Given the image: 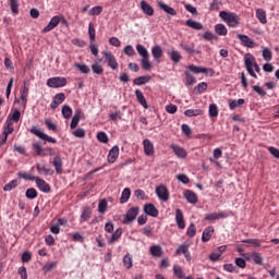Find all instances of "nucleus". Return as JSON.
Returning a JSON list of instances; mask_svg holds the SVG:
<instances>
[{"label": "nucleus", "mask_w": 279, "mask_h": 279, "mask_svg": "<svg viewBox=\"0 0 279 279\" xmlns=\"http://www.w3.org/2000/svg\"><path fill=\"white\" fill-rule=\"evenodd\" d=\"M244 64L247 73L251 75V77H254V80H258V75L256 73H259L260 66L256 62V58H254V54L246 53L244 56ZM254 70L256 72H254Z\"/></svg>", "instance_id": "1"}, {"label": "nucleus", "mask_w": 279, "mask_h": 279, "mask_svg": "<svg viewBox=\"0 0 279 279\" xmlns=\"http://www.w3.org/2000/svg\"><path fill=\"white\" fill-rule=\"evenodd\" d=\"M220 19L225 21V23L228 24L229 27H236L239 25V22L241 21V17L236 15V13L228 12V11H221L219 13Z\"/></svg>", "instance_id": "2"}, {"label": "nucleus", "mask_w": 279, "mask_h": 279, "mask_svg": "<svg viewBox=\"0 0 279 279\" xmlns=\"http://www.w3.org/2000/svg\"><path fill=\"white\" fill-rule=\"evenodd\" d=\"M31 134H34L35 136H37V138H40V141H44V145H47V143H52V145H56V143H58V140L47 135L38 126H33L31 129Z\"/></svg>", "instance_id": "3"}, {"label": "nucleus", "mask_w": 279, "mask_h": 279, "mask_svg": "<svg viewBox=\"0 0 279 279\" xmlns=\"http://www.w3.org/2000/svg\"><path fill=\"white\" fill-rule=\"evenodd\" d=\"M33 156H41V157H47V156H56V149L53 148H43L38 143L33 144Z\"/></svg>", "instance_id": "4"}, {"label": "nucleus", "mask_w": 279, "mask_h": 279, "mask_svg": "<svg viewBox=\"0 0 279 279\" xmlns=\"http://www.w3.org/2000/svg\"><path fill=\"white\" fill-rule=\"evenodd\" d=\"M138 213H141V208H138V207H131L126 211L122 223H124V226H130V223H132L133 221L136 220V218L138 217Z\"/></svg>", "instance_id": "5"}, {"label": "nucleus", "mask_w": 279, "mask_h": 279, "mask_svg": "<svg viewBox=\"0 0 279 279\" xmlns=\"http://www.w3.org/2000/svg\"><path fill=\"white\" fill-rule=\"evenodd\" d=\"M102 56L105 58V62H107V65L112 69V71H117V69H119V62H117V58L112 54V51H104Z\"/></svg>", "instance_id": "6"}, {"label": "nucleus", "mask_w": 279, "mask_h": 279, "mask_svg": "<svg viewBox=\"0 0 279 279\" xmlns=\"http://www.w3.org/2000/svg\"><path fill=\"white\" fill-rule=\"evenodd\" d=\"M66 84V78L62 76H54L47 80L49 88H62Z\"/></svg>", "instance_id": "7"}, {"label": "nucleus", "mask_w": 279, "mask_h": 279, "mask_svg": "<svg viewBox=\"0 0 279 279\" xmlns=\"http://www.w3.org/2000/svg\"><path fill=\"white\" fill-rule=\"evenodd\" d=\"M228 217H230V211L222 210L206 215L205 221H219V219H228Z\"/></svg>", "instance_id": "8"}, {"label": "nucleus", "mask_w": 279, "mask_h": 279, "mask_svg": "<svg viewBox=\"0 0 279 279\" xmlns=\"http://www.w3.org/2000/svg\"><path fill=\"white\" fill-rule=\"evenodd\" d=\"M37 189L41 191V193H51V185L47 183V181L40 179L39 177H35V181Z\"/></svg>", "instance_id": "9"}, {"label": "nucleus", "mask_w": 279, "mask_h": 279, "mask_svg": "<svg viewBox=\"0 0 279 279\" xmlns=\"http://www.w3.org/2000/svg\"><path fill=\"white\" fill-rule=\"evenodd\" d=\"M189 70L192 72V73H196V74H199V73H208L210 75V77H213V75H215V70L213 68H202V66H197V65H189Z\"/></svg>", "instance_id": "10"}, {"label": "nucleus", "mask_w": 279, "mask_h": 279, "mask_svg": "<svg viewBox=\"0 0 279 279\" xmlns=\"http://www.w3.org/2000/svg\"><path fill=\"white\" fill-rule=\"evenodd\" d=\"M12 125H13L12 122H7V125L4 126V130H3L2 140L0 142V147L5 145V143H8V136H10V134H14V126Z\"/></svg>", "instance_id": "11"}, {"label": "nucleus", "mask_w": 279, "mask_h": 279, "mask_svg": "<svg viewBox=\"0 0 279 279\" xmlns=\"http://www.w3.org/2000/svg\"><path fill=\"white\" fill-rule=\"evenodd\" d=\"M156 195L161 199V202H169V190L165 185H159L156 187Z\"/></svg>", "instance_id": "12"}, {"label": "nucleus", "mask_w": 279, "mask_h": 279, "mask_svg": "<svg viewBox=\"0 0 279 279\" xmlns=\"http://www.w3.org/2000/svg\"><path fill=\"white\" fill-rule=\"evenodd\" d=\"M82 117H84V112L82 111V109H76L70 124L71 130H75V128L80 125V121H82Z\"/></svg>", "instance_id": "13"}, {"label": "nucleus", "mask_w": 279, "mask_h": 279, "mask_svg": "<svg viewBox=\"0 0 279 279\" xmlns=\"http://www.w3.org/2000/svg\"><path fill=\"white\" fill-rule=\"evenodd\" d=\"M171 149L173 151V154L175 155L177 158H186L189 156V153L186 151V149L182 148V146H178L175 144H172Z\"/></svg>", "instance_id": "14"}, {"label": "nucleus", "mask_w": 279, "mask_h": 279, "mask_svg": "<svg viewBox=\"0 0 279 279\" xmlns=\"http://www.w3.org/2000/svg\"><path fill=\"white\" fill-rule=\"evenodd\" d=\"M64 99H66V96L64 95V93L57 94L50 104V108L52 110H56V108H58L60 104H64Z\"/></svg>", "instance_id": "15"}, {"label": "nucleus", "mask_w": 279, "mask_h": 279, "mask_svg": "<svg viewBox=\"0 0 279 279\" xmlns=\"http://www.w3.org/2000/svg\"><path fill=\"white\" fill-rule=\"evenodd\" d=\"M141 10L146 16H154V7H151V4H149L146 0L141 1Z\"/></svg>", "instance_id": "16"}, {"label": "nucleus", "mask_w": 279, "mask_h": 279, "mask_svg": "<svg viewBox=\"0 0 279 279\" xmlns=\"http://www.w3.org/2000/svg\"><path fill=\"white\" fill-rule=\"evenodd\" d=\"M175 221L180 230H184V228H186V223L184 222V214L182 213V209L175 210Z\"/></svg>", "instance_id": "17"}, {"label": "nucleus", "mask_w": 279, "mask_h": 279, "mask_svg": "<svg viewBox=\"0 0 279 279\" xmlns=\"http://www.w3.org/2000/svg\"><path fill=\"white\" fill-rule=\"evenodd\" d=\"M117 158H119V146H113L108 154L107 160L110 165H113V162H117Z\"/></svg>", "instance_id": "18"}, {"label": "nucleus", "mask_w": 279, "mask_h": 279, "mask_svg": "<svg viewBox=\"0 0 279 279\" xmlns=\"http://www.w3.org/2000/svg\"><path fill=\"white\" fill-rule=\"evenodd\" d=\"M151 54L155 62L160 63V58H162V56L165 54V52L162 51V47L158 45L154 46L151 48Z\"/></svg>", "instance_id": "19"}, {"label": "nucleus", "mask_w": 279, "mask_h": 279, "mask_svg": "<svg viewBox=\"0 0 279 279\" xmlns=\"http://www.w3.org/2000/svg\"><path fill=\"white\" fill-rule=\"evenodd\" d=\"M144 213L149 217H158L159 215L158 208H156V205L151 203L144 205Z\"/></svg>", "instance_id": "20"}, {"label": "nucleus", "mask_w": 279, "mask_h": 279, "mask_svg": "<svg viewBox=\"0 0 279 279\" xmlns=\"http://www.w3.org/2000/svg\"><path fill=\"white\" fill-rule=\"evenodd\" d=\"M157 5H158V8H160V10H163V12H166V14H170V16H175L178 14V11H175V9L169 7L167 3L162 2V1H158Z\"/></svg>", "instance_id": "21"}, {"label": "nucleus", "mask_w": 279, "mask_h": 279, "mask_svg": "<svg viewBox=\"0 0 279 279\" xmlns=\"http://www.w3.org/2000/svg\"><path fill=\"white\" fill-rule=\"evenodd\" d=\"M20 95H21L22 106H23V108H25L27 106V97L29 95V87H27L26 85L22 86L20 89Z\"/></svg>", "instance_id": "22"}, {"label": "nucleus", "mask_w": 279, "mask_h": 279, "mask_svg": "<svg viewBox=\"0 0 279 279\" xmlns=\"http://www.w3.org/2000/svg\"><path fill=\"white\" fill-rule=\"evenodd\" d=\"M143 146H144V154L146 156H154V143H151L149 140H144L143 141Z\"/></svg>", "instance_id": "23"}, {"label": "nucleus", "mask_w": 279, "mask_h": 279, "mask_svg": "<svg viewBox=\"0 0 279 279\" xmlns=\"http://www.w3.org/2000/svg\"><path fill=\"white\" fill-rule=\"evenodd\" d=\"M213 234H215V228L214 227L205 228V230L203 231V234H202L203 243H208V241H210V238L213 236Z\"/></svg>", "instance_id": "24"}, {"label": "nucleus", "mask_w": 279, "mask_h": 279, "mask_svg": "<svg viewBox=\"0 0 279 279\" xmlns=\"http://www.w3.org/2000/svg\"><path fill=\"white\" fill-rule=\"evenodd\" d=\"M135 97H136L138 104H141L143 106V108H145V110H147V108H149V106L147 105V99H145V95H143V92L141 89L135 90Z\"/></svg>", "instance_id": "25"}, {"label": "nucleus", "mask_w": 279, "mask_h": 279, "mask_svg": "<svg viewBox=\"0 0 279 279\" xmlns=\"http://www.w3.org/2000/svg\"><path fill=\"white\" fill-rule=\"evenodd\" d=\"M51 165L54 166V169H56L57 173H58L59 175H61V173H62V171H63V170H62V165H63L62 158H61L60 156L53 157V159H52V161H51Z\"/></svg>", "instance_id": "26"}, {"label": "nucleus", "mask_w": 279, "mask_h": 279, "mask_svg": "<svg viewBox=\"0 0 279 279\" xmlns=\"http://www.w3.org/2000/svg\"><path fill=\"white\" fill-rule=\"evenodd\" d=\"M36 169L40 175H53L54 171L51 168H47L40 163L36 165Z\"/></svg>", "instance_id": "27"}, {"label": "nucleus", "mask_w": 279, "mask_h": 279, "mask_svg": "<svg viewBox=\"0 0 279 279\" xmlns=\"http://www.w3.org/2000/svg\"><path fill=\"white\" fill-rule=\"evenodd\" d=\"M256 19L262 23V25H267V12L265 9L256 10Z\"/></svg>", "instance_id": "28"}, {"label": "nucleus", "mask_w": 279, "mask_h": 279, "mask_svg": "<svg viewBox=\"0 0 279 279\" xmlns=\"http://www.w3.org/2000/svg\"><path fill=\"white\" fill-rule=\"evenodd\" d=\"M92 216H93V210L90 209V207H85L82 211L80 222L84 223V222L88 221Z\"/></svg>", "instance_id": "29"}, {"label": "nucleus", "mask_w": 279, "mask_h": 279, "mask_svg": "<svg viewBox=\"0 0 279 279\" xmlns=\"http://www.w3.org/2000/svg\"><path fill=\"white\" fill-rule=\"evenodd\" d=\"M239 40H241L242 45H244V47H248L252 48L254 47V40L252 38H250L247 35H238Z\"/></svg>", "instance_id": "30"}, {"label": "nucleus", "mask_w": 279, "mask_h": 279, "mask_svg": "<svg viewBox=\"0 0 279 279\" xmlns=\"http://www.w3.org/2000/svg\"><path fill=\"white\" fill-rule=\"evenodd\" d=\"M184 197L190 204H197V195L193 191L186 190Z\"/></svg>", "instance_id": "31"}, {"label": "nucleus", "mask_w": 279, "mask_h": 279, "mask_svg": "<svg viewBox=\"0 0 279 279\" xmlns=\"http://www.w3.org/2000/svg\"><path fill=\"white\" fill-rule=\"evenodd\" d=\"M148 82H151V76L146 75V76H138L134 78L133 84L135 86H143L144 84H147Z\"/></svg>", "instance_id": "32"}, {"label": "nucleus", "mask_w": 279, "mask_h": 279, "mask_svg": "<svg viewBox=\"0 0 279 279\" xmlns=\"http://www.w3.org/2000/svg\"><path fill=\"white\" fill-rule=\"evenodd\" d=\"M131 195H132V190H130V187H125L122 191V194H121V197H120V204H128Z\"/></svg>", "instance_id": "33"}, {"label": "nucleus", "mask_w": 279, "mask_h": 279, "mask_svg": "<svg viewBox=\"0 0 279 279\" xmlns=\"http://www.w3.org/2000/svg\"><path fill=\"white\" fill-rule=\"evenodd\" d=\"M149 252L155 258H160V256H162V247L160 245L150 246Z\"/></svg>", "instance_id": "34"}, {"label": "nucleus", "mask_w": 279, "mask_h": 279, "mask_svg": "<svg viewBox=\"0 0 279 279\" xmlns=\"http://www.w3.org/2000/svg\"><path fill=\"white\" fill-rule=\"evenodd\" d=\"M122 234H123V229H121V228L117 229L112 233L111 239L109 240L110 245L117 243V241H119V239H121Z\"/></svg>", "instance_id": "35"}, {"label": "nucleus", "mask_w": 279, "mask_h": 279, "mask_svg": "<svg viewBox=\"0 0 279 279\" xmlns=\"http://www.w3.org/2000/svg\"><path fill=\"white\" fill-rule=\"evenodd\" d=\"M251 258H252V260L255 263V265H263V263H264V258H263V255L260 254V253H258V252H253L252 254H251Z\"/></svg>", "instance_id": "36"}, {"label": "nucleus", "mask_w": 279, "mask_h": 279, "mask_svg": "<svg viewBox=\"0 0 279 279\" xmlns=\"http://www.w3.org/2000/svg\"><path fill=\"white\" fill-rule=\"evenodd\" d=\"M215 32L218 36H228V28L223 24H217L215 26Z\"/></svg>", "instance_id": "37"}, {"label": "nucleus", "mask_w": 279, "mask_h": 279, "mask_svg": "<svg viewBox=\"0 0 279 279\" xmlns=\"http://www.w3.org/2000/svg\"><path fill=\"white\" fill-rule=\"evenodd\" d=\"M185 117H199L204 114V110L202 109H187L184 111Z\"/></svg>", "instance_id": "38"}, {"label": "nucleus", "mask_w": 279, "mask_h": 279, "mask_svg": "<svg viewBox=\"0 0 279 279\" xmlns=\"http://www.w3.org/2000/svg\"><path fill=\"white\" fill-rule=\"evenodd\" d=\"M92 71L96 75H104V65H101L99 62H95L92 64Z\"/></svg>", "instance_id": "39"}, {"label": "nucleus", "mask_w": 279, "mask_h": 279, "mask_svg": "<svg viewBox=\"0 0 279 279\" xmlns=\"http://www.w3.org/2000/svg\"><path fill=\"white\" fill-rule=\"evenodd\" d=\"M197 80L195 78V76L193 74H191V72L185 71V84L187 86H193L194 84H196Z\"/></svg>", "instance_id": "40"}, {"label": "nucleus", "mask_w": 279, "mask_h": 279, "mask_svg": "<svg viewBox=\"0 0 279 279\" xmlns=\"http://www.w3.org/2000/svg\"><path fill=\"white\" fill-rule=\"evenodd\" d=\"M245 104V99L240 98L238 100H229V108L230 110H235V108H239V106H243Z\"/></svg>", "instance_id": "41"}, {"label": "nucleus", "mask_w": 279, "mask_h": 279, "mask_svg": "<svg viewBox=\"0 0 279 279\" xmlns=\"http://www.w3.org/2000/svg\"><path fill=\"white\" fill-rule=\"evenodd\" d=\"M141 62H142V69H144V71H151L153 65H151V61H149V57L142 58Z\"/></svg>", "instance_id": "42"}, {"label": "nucleus", "mask_w": 279, "mask_h": 279, "mask_svg": "<svg viewBox=\"0 0 279 279\" xmlns=\"http://www.w3.org/2000/svg\"><path fill=\"white\" fill-rule=\"evenodd\" d=\"M136 51L142 58H149V51H147V48H145V46L138 44L136 46Z\"/></svg>", "instance_id": "43"}, {"label": "nucleus", "mask_w": 279, "mask_h": 279, "mask_svg": "<svg viewBox=\"0 0 279 279\" xmlns=\"http://www.w3.org/2000/svg\"><path fill=\"white\" fill-rule=\"evenodd\" d=\"M62 114L64 119H71V117H73V109L71 108V106L64 105L62 107Z\"/></svg>", "instance_id": "44"}, {"label": "nucleus", "mask_w": 279, "mask_h": 279, "mask_svg": "<svg viewBox=\"0 0 279 279\" xmlns=\"http://www.w3.org/2000/svg\"><path fill=\"white\" fill-rule=\"evenodd\" d=\"M16 186H19V180L14 179V180L10 181L9 183H7V184L3 186V191H4V192H10V191H12L13 189H16Z\"/></svg>", "instance_id": "45"}, {"label": "nucleus", "mask_w": 279, "mask_h": 279, "mask_svg": "<svg viewBox=\"0 0 279 279\" xmlns=\"http://www.w3.org/2000/svg\"><path fill=\"white\" fill-rule=\"evenodd\" d=\"M186 25L187 27H192V29H197V31L204 29V25H202V23L195 22L193 20H187Z\"/></svg>", "instance_id": "46"}, {"label": "nucleus", "mask_w": 279, "mask_h": 279, "mask_svg": "<svg viewBox=\"0 0 279 279\" xmlns=\"http://www.w3.org/2000/svg\"><path fill=\"white\" fill-rule=\"evenodd\" d=\"M106 210H108V201L102 198L98 204V213H100V215H105Z\"/></svg>", "instance_id": "47"}, {"label": "nucleus", "mask_w": 279, "mask_h": 279, "mask_svg": "<svg viewBox=\"0 0 279 279\" xmlns=\"http://www.w3.org/2000/svg\"><path fill=\"white\" fill-rule=\"evenodd\" d=\"M132 265H133L132 255L131 254L124 255L123 266L125 267V269H132Z\"/></svg>", "instance_id": "48"}, {"label": "nucleus", "mask_w": 279, "mask_h": 279, "mask_svg": "<svg viewBox=\"0 0 279 279\" xmlns=\"http://www.w3.org/2000/svg\"><path fill=\"white\" fill-rule=\"evenodd\" d=\"M74 66L75 69H78L81 73H85V75H88V73H90V68L84 63H75Z\"/></svg>", "instance_id": "49"}, {"label": "nucleus", "mask_w": 279, "mask_h": 279, "mask_svg": "<svg viewBox=\"0 0 279 279\" xmlns=\"http://www.w3.org/2000/svg\"><path fill=\"white\" fill-rule=\"evenodd\" d=\"M88 35H89V40H92V43H94V40L97 36V32L95 31V24H93V22H90L88 24Z\"/></svg>", "instance_id": "50"}, {"label": "nucleus", "mask_w": 279, "mask_h": 279, "mask_svg": "<svg viewBox=\"0 0 279 279\" xmlns=\"http://www.w3.org/2000/svg\"><path fill=\"white\" fill-rule=\"evenodd\" d=\"M25 195L27 199H36V197H38V191H36L34 187H31L26 190Z\"/></svg>", "instance_id": "51"}, {"label": "nucleus", "mask_w": 279, "mask_h": 279, "mask_svg": "<svg viewBox=\"0 0 279 279\" xmlns=\"http://www.w3.org/2000/svg\"><path fill=\"white\" fill-rule=\"evenodd\" d=\"M170 60H172V62H174V64H178V62H180L182 60V54H180L178 52V50H172L170 52Z\"/></svg>", "instance_id": "52"}, {"label": "nucleus", "mask_w": 279, "mask_h": 279, "mask_svg": "<svg viewBox=\"0 0 279 279\" xmlns=\"http://www.w3.org/2000/svg\"><path fill=\"white\" fill-rule=\"evenodd\" d=\"M209 117H211V119L219 117V108L217 107V105L211 104L209 106Z\"/></svg>", "instance_id": "53"}, {"label": "nucleus", "mask_w": 279, "mask_h": 279, "mask_svg": "<svg viewBox=\"0 0 279 279\" xmlns=\"http://www.w3.org/2000/svg\"><path fill=\"white\" fill-rule=\"evenodd\" d=\"M208 89V83L206 82H202L199 83L194 90H197L198 95H202L204 93H206V90Z\"/></svg>", "instance_id": "54"}, {"label": "nucleus", "mask_w": 279, "mask_h": 279, "mask_svg": "<svg viewBox=\"0 0 279 279\" xmlns=\"http://www.w3.org/2000/svg\"><path fill=\"white\" fill-rule=\"evenodd\" d=\"M104 12V7L101 5H96L89 10V15L90 16H99Z\"/></svg>", "instance_id": "55"}, {"label": "nucleus", "mask_w": 279, "mask_h": 279, "mask_svg": "<svg viewBox=\"0 0 279 279\" xmlns=\"http://www.w3.org/2000/svg\"><path fill=\"white\" fill-rule=\"evenodd\" d=\"M45 125L51 132H58V124L53 123V121H51V119H46L45 120Z\"/></svg>", "instance_id": "56"}, {"label": "nucleus", "mask_w": 279, "mask_h": 279, "mask_svg": "<svg viewBox=\"0 0 279 279\" xmlns=\"http://www.w3.org/2000/svg\"><path fill=\"white\" fill-rule=\"evenodd\" d=\"M8 119H10V121H14V123H19V121H21V111L15 109L12 116H9Z\"/></svg>", "instance_id": "57"}, {"label": "nucleus", "mask_w": 279, "mask_h": 279, "mask_svg": "<svg viewBox=\"0 0 279 279\" xmlns=\"http://www.w3.org/2000/svg\"><path fill=\"white\" fill-rule=\"evenodd\" d=\"M197 233V228L195 227V223H191L186 230V234L190 239H193L195 234Z\"/></svg>", "instance_id": "58"}, {"label": "nucleus", "mask_w": 279, "mask_h": 279, "mask_svg": "<svg viewBox=\"0 0 279 279\" xmlns=\"http://www.w3.org/2000/svg\"><path fill=\"white\" fill-rule=\"evenodd\" d=\"M181 48H183L184 51H186V53H195V45L194 44H181L180 45Z\"/></svg>", "instance_id": "59"}, {"label": "nucleus", "mask_w": 279, "mask_h": 279, "mask_svg": "<svg viewBox=\"0 0 279 279\" xmlns=\"http://www.w3.org/2000/svg\"><path fill=\"white\" fill-rule=\"evenodd\" d=\"M242 243H247L248 245H252L253 247H260V240H258V239L243 240Z\"/></svg>", "instance_id": "60"}, {"label": "nucleus", "mask_w": 279, "mask_h": 279, "mask_svg": "<svg viewBox=\"0 0 279 279\" xmlns=\"http://www.w3.org/2000/svg\"><path fill=\"white\" fill-rule=\"evenodd\" d=\"M72 134L76 138H84L86 136V130L78 128Z\"/></svg>", "instance_id": "61"}, {"label": "nucleus", "mask_w": 279, "mask_h": 279, "mask_svg": "<svg viewBox=\"0 0 279 279\" xmlns=\"http://www.w3.org/2000/svg\"><path fill=\"white\" fill-rule=\"evenodd\" d=\"M263 58H264V60H266L267 62L271 61V58H272L271 49H269V48H264V50H263Z\"/></svg>", "instance_id": "62"}, {"label": "nucleus", "mask_w": 279, "mask_h": 279, "mask_svg": "<svg viewBox=\"0 0 279 279\" xmlns=\"http://www.w3.org/2000/svg\"><path fill=\"white\" fill-rule=\"evenodd\" d=\"M97 138L100 143H108V141H109L108 134H106V132H98Z\"/></svg>", "instance_id": "63"}, {"label": "nucleus", "mask_w": 279, "mask_h": 279, "mask_svg": "<svg viewBox=\"0 0 279 279\" xmlns=\"http://www.w3.org/2000/svg\"><path fill=\"white\" fill-rule=\"evenodd\" d=\"M10 7L13 14H16L19 12V0H10Z\"/></svg>", "instance_id": "64"}]
</instances>
